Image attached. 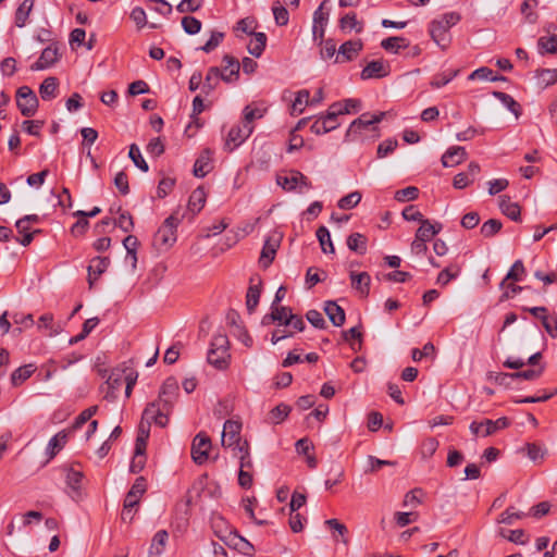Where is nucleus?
<instances>
[{
    "mask_svg": "<svg viewBox=\"0 0 557 557\" xmlns=\"http://www.w3.org/2000/svg\"><path fill=\"white\" fill-rule=\"evenodd\" d=\"M178 393V383L174 377H168L160 389L159 401L148 404L144 410V420L148 424L154 422L160 426H165L169 422V413Z\"/></svg>",
    "mask_w": 557,
    "mask_h": 557,
    "instance_id": "1",
    "label": "nucleus"
},
{
    "mask_svg": "<svg viewBox=\"0 0 557 557\" xmlns=\"http://www.w3.org/2000/svg\"><path fill=\"white\" fill-rule=\"evenodd\" d=\"M460 21V15L456 12H448L442 15L441 18L434 20L430 23V36L434 42L445 50L450 42L448 30Z\"/></svg>",
    "mask_w": 557,
    "mask_h": 557,
    "instance_id": "2",
    "label": "nucleus"
},
{
    "mask_svg": "<svg viewBox=\"0 0 557 557\" xmlns=\"http://www.w3.org/2000/svg\"><path fill=\"white\" fill-rule=\"evenodd\" d=\"M230 342L225 334H216L213 336L208 351L207 360L210 364L219 370H223L228 366Z\"/></svg>",
    "mask_w": 557,
    "mask_h": 557,
    "instance_id": "3",
    "label": "nucleus"
},
{
    "mask_svg": "<svg viewBox=\"0 0 557 557\" xmlns=\"http://www.w3.org/2000/svg\"><path fill=\"white\" fill-rule=\"evenodd\" d=\"M126 371H127V367L115 368L110 372V374H108L107 370L99 371V374L102 377H107L104 386H102V392L104 393L106 399L114 400L116 398L117 393L124 383Z\"/></svg>",
    "mask_w": 557,
    "mask_h": 557,
    "instance_id": "4",
    "label": "nucleus"
},
{
    "mask_svg": "<svg viewBox=\"0 0 557 557\" xmlns=\"http://www.w3.org/2000/svg\"><path fill=\"white\" fill-rule=\"evenodd\" d=\"M181 221L182 218L178 216L177 213H173L166 218L156 233V242L166 248L171 247L177 239L176 228Z\"/></svg>",
    "mask_w": 557,
    "mask_h": 557,
    "instance_id": "5",
    "label": "nucleus"
},
{
    "mask_svg": "<svg viewBox=\"0 0 557 557\" xmlns=\"http://www.w3.org/2000/svg\"><path fill=\"white\" fill-rule=\"evenodd\" d=\"M510 421L506 417L498 418L497 420L485 419L483 421H473L469 429L474 436L486 437L499 430L508 428Z\"/></svg>",
    "mask_w": 557,
    "mask_h": 557,
    "instance_id": "6",
    "label": "nucleus"
},
{
    "mask_svg": "<svg viewBox=\"0 0 557 557\" xmlns=\"http://www.w3.org/2000/svg\"><path fill=\"white\" fill-rule=\"evenodd\" d=\"M16 104L22 115L33 116L38 109V98L28 86H22L16 91Z\"/></svg>",
    "mask_w": 557,
    "mask_h": 557,
    "instance_id": "7",
    "label": "nucleus"
},
{
    "mask_svg": "<svg viewBox=\"0 0 557 557\" xmlns=\"http://www.w3.org/2000/svg\"><path fill=\"white\" fill-rule=\"evenodd\" d=\"M276 183L286 191H294L298 189L299 193H302L304 189L312 188L311 182L299 171H290L284 176L278 175Z\"/></svg>",
    "mask_w": 557,
    "mask_h": 557,
    "instance_id": "8",
    "label": "nucleus"
},
{
    "mask_svg": "<svg viewBox=\"0 0 557 557\" xmlns=\"http://www.w3.org/2000/svg\"><path fill=\"white\" fill-rule=\"evenodd\" d=\"M212 444L210 437L203 433H198L193 440L191 444V458L196 465H203L209 459V451Z\"/></svg>",
    "mask_w": 557,
    "mask_h": 557,
    "instance_id": "9",
    "label": "nucleus"
},
{
    "mask_svg": "<svg viewBox=\"0 0 557 557\" xmlns=\"http://www.w3.org/2000/svg\"><path fill=\"white\" fill-rule=\"evenodd\" d=\"M385 112H379L375 114L371 113H363L358 119H356L350 125L347 131V136H356L358 134H361L363 129H368L371 126H374L375 124L380 123L384 116Z\"/></svg>",
    "mask_w": 557,
    "mask_h": 557,
    "instance_id": "10",
    "label": "nucleus"
},
{
    "mask_svg": "<svg viewBox=\"0 0 557 557\" xmlns=\"http://www.w3.org/2000/svg\"><path fill=\"white\" fill-rule=\"evenodd\" d=\"M253 127L251 125H236L233 126L226 137L225 147L233 151L235 148L240 146L252 133Z\"/></svg>",
    "mask_w": 557,
    "mask_h": 557,
    "instance_id": "11",
    "label": "nucleus"
},
{
    "mask_svg": "<svg viewBox=\"0 0 557 557\" xmlns=\"http://www.w3.org/2000/svg\"><path fill=\"white\" fill-rule=\"evenodd\" d=\"M240 429L242 424L239 422L227 420L223 426L222 445L225 447L234 446L235 449H238L243 445L239 437Z\"/></svg>",
    "mask_w": 557,
    "mask_h": 557,
    "instance_id": "12",
    "label": "nucleus"
},
{
    "mask_svg": "<svg viewBox=\"0 0 557 557\" xmlns=\"http://www.w3.org/2000/svg\"><path fill=\"white\" fill-rule=\"evenodd\" d=\"M391 66L383 60H373L369 62L361 71L360 77L363 81L373 78H383L389 75Z\"/></svg>",
    "mask_w": 557,
    "mask_h": 557,
    "instance_id": "13",
    "label": "nucleus"
},
{
    "mask_svg": "<svg viewBox=\"0 0 557 557\" xmlns=\"http://www.w3.org/2000/svg\"><path fill=\"white\" fill-rule=\"evenodd\" d=\"M481 168L476 162H470L466 172H460L454 177L453 186L457 189H463L472 184L480 174Z\"/></svg>",
    "mask_w": 557,
    "mask_h": 557,
    "instance_id": "14",
    "label": "nucleus"
},
{
    "mask_svg": "<svg viewBox=\"0 0 557 557\" xmlns=\"http://www.w3.org/2000/svg\"><path fill=\"white\" fill-rule=\"evenodd\" d=\"M362 42L360 40H348L345 41L338 48V53L335 59L336 63H344L354 60L358 53L362 50Z\"/></svg>",
    "mask_w": 557,
    "mask_h": 557,
    "instance_id": "15",
    "label": "nucleus"
},
{
    "mask_svg": "<svg viewBox=\"0 0 557 557\" xmlns=\"http://www.w3.org/2000/svg\"><path fill=\"white\" fill-rule=\"evenodd\" d=\"M326 3L327 0L322 1V3L313 13L312 34L314 39L320 38L322 40L324 36V29L329 20V12L324 11V5Z\"/></svg>",
    "mask_w": 557,
    "mask_h": 557,
    "instance_id": "16",
    "label": "nucleus"
},
{
    "mask_svg": "<svg viewBox=\"0 0 557 557\" xmlns=\"http://www.w3.org/2000/svg\"><path fill=\"white\" fill-rule=\"evenodd\" d=\"M280 246V238L269 237L263 244L260 258H259V264L261 268L267 269L269 265L273 262L276 250Z\"/></svg>",
    "mask_w": 557,
    "mask_h": 557,
    "instance_id": "17",
    "label": "nucleus"
},
{
    "mask_svg": "<svg viewBox=\"0 0 557 557\" xmlns=\"http://www.w3.org/2000/svg\"><path fill=\"white\" fill-rule=\"evenodd\" d=\"M145 492L146 480L144 476H139L135 480L134 484L125 496V507H137Z\"/></svg>",
    "mask_w": 557,
    "mask_h": 557,
    "instance_id": "18",
    "label": "nucleus"
},
{
    "mask_svg": "<svg viewBox=\"0 0 557 557\" xmlns=\"http://www.w3.org/2000/svg\"><path fill=\"white\" fill-rule=\"evenodd\" d=\"M59 58L58 48L48 46L45 48L39 59L30 65L32 71H41L53 65Z\"/></svg>",
    "mask_w": 557,
    "mask_h": 557,
    "instance_id": "19",
    "label": "nucleus"
},
{
    "mask_svg": "<svg viewBox=\"0 0 557 557\" xmlns=\"http://www.w3.org/2000/svg\"><path fill=\"white\" fill-rule=\"evenodd\" d=\"M109 264L110 259L108 257H95L91 259L87 268L90 288L94 286L95 281L107 271Z\"/></svg>",
    "mask_w": 557,
    "mask_h": 557,
    "instance_id": "20",
    "label": "nucleus"
},
{
    "mask_svg": "<svg viewBox=\"0 0 557 557\" xmlns=\"http://www.w3.org/2000/svg\"><path fill=\"white\" fill-rule=\"evenodd\" d=\"M220 79L230 83V76L225 73H221V70L216 66H212L208 70V73L205 78V83L202 85V91L206 95H209L211 91L215 89Z\"/></svg>",
    "mask_w": 557,
    "mask_h": 557,
    "instance_id": "21",
    "label": "nucleus"
},
{
    "mask_svg": "<svg viewBox=\"0 0 557 557\" xmlns=\"http://www.w3.org/2000/svg\"><path fill=\"white\" fill-rule=\"evenodd\" d=\"M468 153L463 147H450L442 157V164L445 168L455 166L463 162Z\"/></svg>",
    "mask_w": 557,
    "mask_h": 557,
    "instance_id": "22",
    "label": "nucleus"
},
{
    "mask_svg": "<svg viewBox=\"0 0 557 557\" xmlns=\"http://www.w3.org/2000/svg\"><path fill=\"white\" fill-rule=\"evenodd\" d=\"M212 152L210 149H205L196 159L194 164V175L196 177H205L211 170Z\"/></svg>",
    "mask_w": 557,
    "mask_h": 557,
    "instance_id": "23",
    "label": "nucleus"
},
{
    "mask_svg": "<svg viewBox=\"0 0 557 557\" xmlns=\"http://www.w3.org/2000/svg\"><path fill=\"white\" fill-rule=\"evenodd\" d=\"M351 286L355 288L362 297H368L370 293V284L371 277L367 272H350Z\"/></svg>",
    "mask_w": 557,
    "mask_h": 557,
    "instance_id": "24",
    "label": "nucleus"
},
{
    "mask_svg": "<svg viewBox=\"0 0 557 557\" xmlns=\"http://www.w3.org/2000/svg\"><path fill=\"white\" fill-rule=\"evenodd\" d=\"M498 207L503 214L512 221H520L521 209L517 202H512L510 197L503 195L498 198Z\"/></svg>",
    "mask_w": 557,
    "mask_h": 557,
    "instance_id": "25",
    "label": "nucleus"
},
{
    "mask_svg": "<svg viewBox=\"0 0 557 557\" xmlns=\"http://www.w3.org/2000/svg\"><path fill=\"white\" fill-rule=\"evenodd\" d=\"M543 370H544V367L540 366L537 369H528V370L519 371V372H515V373H500L496 380L499 381L500 383H503L506 379H512V380L523 379L527 381H534L542 375Z\"/></svg>",
    "mask_w": 557,
    "mask_h": 557,
    "instance_id": "26",
    "label": "nucleus"
},
{
    "mask_svg": "<svg viewBox=\"0 0 557 557\" xmlns=\"http://www.w3.org/2000/svg\"><path fill=\"white\" fill-rule=\"evenodd\" d=\"M83 473L74 468L66 470V486L71 490L70 496L75 499L81 495Z\"/></svg>",
    "mask_w": 557,
    "mask_h": 557,
    "instance_id": "27",
    "label": "nucleus"
},
{
    "mask_svg": "<svg viewBox=\"0 0 557 557\" xmlns=\"http://www.w3.org/2000/svg\"><path fill=\"white\" fill-rule=\"evenodd\" d=\"M59 88V81L54 76H49L44 79L39 86V95L42 100L49 101L57 97Z\"/></svg>",
    "mask_w": 557,
    "mask_h": 557,
    "instance_id": "28",
    "label": "nucleus"
},
{
    "mask_svg": "<svg viewBox=\"0 0 557 557\" xmlns=\"http://www.w3.org/2000/svg\"><path fill=\"white\" fill-rule=\"evenodd\" d=\"M292 309L289 307L284 306H271V313L267 314L262 323L267 324L269 321L278 322L280 325H284V321L289 319L292 315Z\"/></svg>",
    "mask_w": 557,
    "mask_h": 557,
    "instance_id": "29",
    "label": "nucleus"
},
{
    "mask_svg": "<svg viewBox=\"0 0 557 557\" xmlns=\"http://www.w3.org/2000/svg\"><path fill=\"white\" fill-rule=\"evenodd\" d=\"M324 311L335 326H342L345 322V311L335 301H325Z\"/></svg>",
    "mask_w": 557,
    "mask_h": 557,
    "instance_id": "30",
    "label": "nucleus"
},
{
    "mask_svg": "<svg viewBox=\"0 0 557 557\" xmlns=\"http://www.w3.org/2000/svg\"><path fill=\"white\" fill-rule=\"evenodd\" d=\"M66 442L67 432L64 430L60 431L53 437H51L46 448V454L48 455L49 459L54 458L55 455L65 446Z\"/></svg>",
    "mask_w": 557,
    "mask_h": 557,
    "instance_id": "31",
    "label": "nucleus"
},
{
    "mask_svg": "<svg viewBox=\"0 0 557 557\" xmlns=\"http://www.w3.org/2000/svg\"><path fill=\"white\" fill-rule=\"evenodd\" d=\"M168 539L169 534L165 530L158 531L151 541L148 557H160L165 548Z\"/></svg>",
    "mask_w": 557,
    "mask_h": 557,
    "instance_id": "32",
    "label": "nucleus"
},
{
    "mask_svg": "<svg viewBox=\"0 0 557 557\" xmlns=\"http://www.w3.org/2000/svg\"><path fill=\"white\" fill-rule=\"evenodd\" d=\"M149 426H150V423L148 424L147 420H144V417H143L140 425H139V434L136 438V444H135L136 457L145 456L146 443H147V438L149 436Z\"/></svg>",
    "mask_w": 557,
    "mask_h": 557,
    "instance_id": "33",
    "label": "nucleus"
},
{
    "mask_svg": "<svg viewBox=\"0 0 557 557\" xmlns=\"http://www.w3.org/2000/svg\"><path fill=\"white\" fill-rule=\"evenodd\" d=\"M34 0H24L15 12V25L20 28L27 23L28 16L34 8Z\"/></svg>",
    "mask_w": 557,
    "mask_h": 557,
    "instance_id": "34",
    "label": "nucleus"
},
{
    "mask_svg": "<svg viewBox=\"0 0 557 557\" xmlns=\"http://www.w3.org/2000/svg\"><path fill=\"white\" fill-rule=\"evenodd\" d=\"M347 247L359 255L367 251V237L361 233H352L347 237Z\"/></svg>",
    "mask_w": 557,
    "mask_h": 557,
    "instance_id": "35",
    "label": "nucleus"
},
{
    "mask_svg": "<svg viewBox=\"0 0 557 557\" xmlns=\"http://www.w3.org/2000/svg\"><path fill=\"white\" fill-rule=\"evenodd\" d=\"M460 271V265L457 263H451L438 273L436 283L442 286H446L451 280H455L459 276Z\"/></svg>",
    "mask_w": 557,
    "mask_h": 557,
    "instance_id": "36",
    "label": "nucleus"
},
{
    "mask_svg": "<svg viewBox=\"0 0 557 557\" xmlns=\"http://www.w3.org/2000/svg\"><path fill=\"white\" fill-rule=\"evenodd\" d=\"M493 96L512 112L517 119L521 115L520 104L510 95L503 91H493Z\"/></svg>",
    "mask_w": 557,
    "mask_h": 557,
    "instance_id": "37",
    "label": "nucleus"
},
{
    "mask_svg": "<svg viewBox=\"0 0 557 557\" xmlns=\"http://www.w3.org/2000/svg\"><path fill=\"white\" fill-rule=\"evenodd\" d=\"M537 84L542 88H546L554 85L557 82V70L556 69H541L535 72Z\"/></svg>",
    "mask_w": 557,
    "mask_h": 557,
    "instance_id": "38",
    "label": "nucleus"
},
{
    "mask_svg": "<svg viewBox=\"0 0 557 557\" xmlns=\"http://www.w3.org/2000/svg\"><path fill=\"white\" fill-rule=\"evenodd\" d=\"M267 45V35L264 33L253 34V38L248 44V51L251 55L259 58Z\"/></svg>",
    "mask_w": 557,
    "mask_h": 557,
    "instance_id": "39",
    "label": "nucleus"
},
{
    "mask_svg": "<svg viewBox=\"0 0 557 557\" xmlns=\"http://www.w3.org/2000/svg\"><path fill=\"white\" fill-rule=\"evenodd\" d=\"M223 62L224 66L221 70V73L227 74V76H230V82L237 79L240 70L238 60L232 55L226 54L223 58Z\"/></svg>",
    "mask_w": 557,
    "mask_h": 557,
    "instance_id": "40",
    "label": "nucleus"
},
{
    "mask_svg": "<svg viewBox=\"0 0 557 557\" xmlns=\"http://www.w3.org/2000/svg\"><path fill=\"white\" fill-rule=\"evenodd\" d=\"M206 202V191L202 187L196 188L188 200V209L194 213L200 212Z\"/></svg>",
    "mask_w": 557,
    "mask_h": 557,
    "instance_id": "41",
    "label": "nucleus"
},
{
    "mask_svg": "<svg viewBox=\"0 0 557 557\" xmlns=\"http://www.w3.org/2000/svg\"><path fill=\"white\" fill-rule=\"evenodd\" d=\"M260 295H261V281L259 280L258 284L250 285L247 290L246 307L250 313L253 312L256 307L258 306Z\"/></svg>",
    "mask_w": 557,
    "mask_h": 557,
    "instance_id": "42",
    "label": "nucleus"
},
{
    "mask_svg": "<svg viewBox=\"0 0 557 557\" xmlns=\"http://www.w3.org/2000/svg\"><path fill=\"white\" fill-rule=\"evenodd\" d=\"M203 109H205V106H203L202 98L200 96H196L193 100V114H191L193 122L189 123L185 129V133L188 134L189 136L193 135V134H189V132L193 128V124H195L196 129L201 127L202 124L200 123V120L197 117V115L200 114L203 111Z\"/></svg>",
    "mask_w": 557,
    "mask_h": 557,
    "instance_id": "43",
    "label": "nucleus"
},
{
    "mask_svg": "<svg viewBox=\"0 0 557 557\" xmlns=\"http://www.w3.org/2000/svg\"><path fill=\"white\" fill-rule=\"evenodd\" d=\"M409 42L404 37H388L382 40L381 47L386 51L397 53L400 49H405Z\"/></svg>",
    "mask_w": 557,
    "mask_h": 557,
    "instance_id": "44",
    "label": "nucleus"
},
{
    "mask_svg": "<svg viewBox=\"0 0 557 557\" xmlns=\"http://www.w3.org/2000/svg\"><path fill=\"white\" fill-rule=\"evenodd\" d=\"M317 238L320 243L321 249L324 253H334L335 248L331 240V235L329 230L325 226H320L317 230Z\"/></svg>",
    "mask_w": 557,
    "mask_h": 557,
    "instance_id": "45",
    "label": "nucleus"
},
{
    "mask_svg": "<svg viewBox=\"0 0 557 557\" xmlns=\"http://www.w3.org/2000/svg\"><path fill=\"white\" fill-rule=\"evenodd\" d=\"M39 330H48L49 336L58 335L61 332V326L53 323V315L51 313H45L42 314L37 324Z\"/></svg>",
    "mask_w": 557,
    "mask_h": 557,
    "instance_id": "46",
    "label": "nucleus"
},
{
    "mask_svg": "<svg viewBox=\"0 0 557 557\" xmlns=\"http://www.w3.org/2000/svg\"><path fill=\"white\" fill-rule=\"evenodd\" d=\"M272 12L275 20V23L278 26H285L288 24L289 14L286 8L282 4L281 0L273 1Z\"/></svg>",
    "mask_w": 557,
    "mask_h": 557,
    "instance_id": "47",
    "label": "nucleus"
},
{
    "mask_svg": "<svg viewBox=\"0 0 557 557\" xmlns=\"http://www.w3.org/2000/svg\"><path fill=\"white\" fill-rule=\"evenodd\" d=\"M35 367L33 364H25L23 367L17 368L11 374V382L13 385H20L24 381H26L34 373Z\"/></svg>",
    "mask_w": 557,
    "mask_h": 557,
    "instance_id": "48",
    "label": "nucleus"
},
{
    "mask_svg": "<svg viewBox=\"0 0 557 557\" xmlns=\"http://www.w3.org/2000/svg\"><path fill=\"white\" fill-rule=\"evenodd\" d=\"M290 407L286 404H280L269 412V420L274 424L282 423L289 414Z\"/></svg>",
    "mask_w": 557,
    "mask_h": 557,
    "instance_id": "49",
    "label": "nucleus"
},
{
    "mask_svg": "<svg viewBox=\"0 0 557 557\" xmlns=\"http://www.w3.org/2000/svg\"><path fill=\"white\" fill-rule=\"evenodd\" d=\"M339 27L343 30L356 29L357 33H361L363 28L362 24L357 21V15L355 13L344 15L339 21Z\"/></svg>",
    "mask_w": 557,
    "mask_h": 557,
    "instance_id": "50",
    "label": "nucleus"
},
{
    "mask_svg": "<svg viewBox=\"0 0 557 557\" xmlns=\"http://www.w3.org/2000/svg\"><path fill=\"white\" fill-rule=\"evenodd\" d=\"M310 102V94L307 89H301L297 92L296 98L292 104L293 113H302L305 107Z\"/></svg>",
    "mask_w": 557,
    "mask_h": 557,
    "instance_id": "51",
    "label": "nucleus"
},
{
    "mask_svg": "<svg viewBox=\"0 0 557 557\" xmlns=\"http://www.w3.org/2000/svg\"><path fill=\"white\" fill-rule=\"evenodd\" d=\"M459 73V70H449L445 71L441 74H437L433 77L431 81V86L433 88H441L445 85H447L450 81H453Z\"/></svg>",
    "mask_w": 557,
    "mask_h": 557,
    "instance_id": "52",
    "label": "nucleus"
},
{
    "mask_svg": "<svg viewBox=\"0 0 557 557\" xmlns=\"http://www.w3.org/2000/svg\"><path fill=\"white\" fill-rule=\"evenodd\" d=\"M128 157L132 159L134 164L143 172H147L149 170L148 163L145 161L144 157L141 156L140 149L136 144H132L129 146Z\"/></svg>",
    "mask_w": 557,
    "mask_h": 557,
    "instance_id": "53",
    "label": "nucleus"
},
{
    "mask_svg": "<svg viewBox=\"0 0 557 557\" xmlns=\"http://www.w3.org/2000/svg\"><path fill=\"white\" fill-rule=\"evenodd\" d=\"M524 265L521 260L515 261L512 267L510 268L509 272L507 273L506 277L502 281L500 287H505V282L511 280V281H521L522 275L524 273Z\"/></svg>",
    "mask_w": 557,
    "mask_h": 557,
    "instance_id": "54",
    "label": "nucleus"
},
{
    "mask_svg": "<svg viewBox=\"0 0 557 557\" xmlns=\"http://www.w3.org/2000/svg\"><path fill=\"white\" fill-rule=\"evenodd\" d=\"M361 194L359 191H352L338 200V208L348 210L355 208L361 201Z\"/></svg>",
    "mask_w": 557,
    "mask_h": 557,
    "instance_id": "55",
    "label": "nucleus"
},
{
    "mask_svg": "<svg viewBox=\"0 0 557 557\" xmlns=\"http://www.w3.org/2000/svg\"><path fill=\"white\" fill-rule=\"evenodd\" d=\"M502 222L497 219H490L481 226L482 236L488 238L497 234L502 230Z\"/></svg>",
    "mask_w": 557,
    "mask_h": 557,
    "instance_id": "56",
    "label": "nucleus"
},
{
    "mask_svg": "<svg viewBox=\"0 0 557 557\" xmlns=\"http://www.w3.org/2000/svg\"><path fill=\"white\" fill-rule=\"evenodd\" d=\"M265 110L258 107L246 106L244 114V124L251 125L255 120L261 119L264 115Z\"/></svg>",
    "mask_w": 557,
    "mask_h": 557,
    "instance_id": "57",
    "label": "nucleus"
},
{
    "mask_svg": "<svg viewBox=\"0 0 557 557\" xmlns=\"http://www.w3.org/2000/svg\"><path fill=\"white\" fill-rule=\"evenodd\" d=\"M539 50L541 53H556L557 52V38L555 36L552 37H541L537 41Z\"/></svg>",
    "mask_w": 557,
    "mask_h": 557,
    "instance_id": "58",
    "label": "nucleus"
},
{
    "mask_svg": "<svg viewBox=\"0 0 557 557\" xmlns=\"http://www.w3.org/2000/svg\"><path fill=\"white\" fill-rule=\"evenodd\" d=\"M182 27L188 35H196L201 29V22L194 16H184Z\"/></svg>",
    "mask_w": 557,
    "mask_h": 557,
    "instance_id": "59",
    "label": "nucleus"
},
{
    "mask_svg": "<svg viewBox=\"0 0 557 557\" xmlns=\"http://www.w3.org/2000/svg\"><path fill=\"white\" fill-rule=\"evenodd\" d=\"M436 235V231L433 230L432 223L429 220L421 222L420 227L417 230L416 237L422 240H430Z\"/></svg>",
    "mask_w": 557,
    "mask_h": 557,
    "instance_id": "60",
    "label": "nucleus"
},
{
    "mask_svg": "<svg viewBox=\"0 0 557 557\" xmlns=\"http://www.w3.org/2000/svg\"><path fill=\"white\" fill-rule=\"evenodd\" d=\"M419 196V189L414 186H408L395 193V199L400 202L414 200Z\"/></svg>",
    "mask_w": 557,
    "mask_h": 557,
    "instance_id": "61",
    "label": "nucleus"
},
{
    "mask_svg": "<svg viewBox=\"0 0 557 557\" xmlns=\"http://www.w3.org/2000/svg\"><path fill=\"white\" fill-rule=\"evenodd\" d=\"M537 7V0H524L521 4V13L525 16L527 21L534 23L537 18L534 9Z\"/></svg>",
    "mask_w": 557,
    "mask_h": 557,
    "instance_id": "62",
    "label": "nucleus"
},
{
    "mask_svg": "<svg viewBox=\"0 0 557 557\" xmlns=\"http://www.w3.org/2000/svg\"><path fill=\"white\" fill-rule=\"evenodd\" d=\"M240 467L243 470H250L252 468V461L249 454L248 443L245 441L242 446L238 448Z\"/></svg>",
    "mask_w": 557,
    "mask_h": 557,
    "instance_id": "63",
    "label": "nucleus"
},
{
    "mask_svg": "<svg viewBox=\"0 0 557 557\" xmlns=\"http://www.w3.org/2000/svg\"><path fill=\"white\" fill-rule=\"evenodd\" d=\"M542 324L545 331L553 337H557V318L548 317L547 314H542L541 317Z\"/></svg>",
    "mask_w": 557,
    "mask_h": 557,
    "instance_id": "64",
    "label": "nucleus"
}]
</instances>
